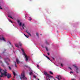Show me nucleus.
<instances>
[{
	"mask_svg": "<svg viewBox=\"0 0 80 80\" xmlns=\"http://www.w3.org/2000/svg\"><path fill=\"white\" fill-rule=\"evenodd\" d=\"M21 50L22 52L23 55H24L25 58L26 59V62H28V60L29 59L30 57H29V56H28L26 55V54H25V52H24V50H23V49L21 48Z\"/></svg>",
	"mask_w": 80,
	"mask_h": 80,
	"instance_id": "nucleus-1",
	"label": "nucleus"
},
{
	"mask_svg": "<svg viewBox=\"0 0 80 80\" xmlns=\"http://www.w3.org/2000/svg\"><path fill=\"white\" fill-rule=\"evenodd\" d=\"M0 72L1 73V75H0V78H1V77H2L3 76L5 75V71L0 68Z\"/></svg>",
	"mask_w": 80,
	"mask_h": 80,
	"instance_id": "nucleus-2",
	"label": "nucleus"
},
{
	"mask_svg": "<svg viewBox=\"0 0 80 80\" xmlns=\"http://www.w3.org/2000/svg\"><path fill=\"white\" fill-rule=\"evenodd\" d=\"M4 75L6 77H7V78L8 79L10 78V77H11V75L9 73H7V72H6V71H4Z\"/></svg>",
	"mask_w": 80,
	"mask_h": 80,
	"instance_id": "nucleus-3",
	"label": "nucleus"
},
{
	"mask_svg": "<svg viewBox=\"0 0 80 80\" xmlns=\"http://www.w3.org/2000/svg\"><path fill=\"white\" fill-rule=\"evenodd\" d=\"M73 66L74 67V68H76V72L77 73H78V67L75 65H73Z\"/></svg>",
	"mask_w": 80,
	"mask_h": 80,
	"instance_id": "nucleus-4",
	"label": "nucleus"
},
{
	"mask_svg": "<svg viewBox=\"0 0 80 80\" xmlns=\"http://www.w3.org/2000/svg\"><path fill=\"white\" fill-rule=\"evenodd\" d=\"M19 26H22V27L23 29H24V27H25V26L24 23H23L22 24V22H20V23L19 24Z\"/></svg>",
	"mask_w": 80,
	"mask_h": 80,
	"instance_id": "nucleus-5",
	"label": "nucleus"
},
{
	"mask_svg": "<svg viewBox=\"0 0 80 80\" xmlns=\"http://www.w3.org/2000/svg\"><path fill=\"white\" fill-rule=\"evenodd\" d=\"M56 78H57L58 80H60L62 79V77L60 75L57 76V77H56Z\"/></svg>",
	"mask_w": 80,
	"mask_h": 80,
	"instance_id": "nucleus-6",
	"label": "nucleus"
},
{
	"mask_svg": "<svg viewBox=\"0 0 80 80\" xmlns=\"http://www.w3.org/2000/svg\"><path fill=\"white\" fill-rule=\"evenodd\" d=\"M4 60L5 61V63H6L7 64V65H9V63H8V62L6 61V60L8 61V60H9V59H8V58H7V59H4Z\"/></svg>",
	"mask_w": 80,
	"mask_h": 80,
	"instance_id": "nucleus-7",
	"label": "nucleus"
},
{
	"mask_svg": "<svg viewBox=\"0 0 80 80\" xmlns=\"http://www.w3.org/2000/svg\"><path fill=\"white\" fill-rule=\"evenodd\" d=\"M44 74L46 76H47L48 77H49V74L47 73V72H44Z\"/></svg>",
	"mask_w": 80,
	"mask_h": 80,
	"instance_id": "nucleus-8",
	"label": "nucleus"
},
{
	"mask_svg": "<svg viewBox=\"0 0 80 80\" xmlns=\"http://www.w3.org/2000/svg\"><path fill=\"white\" fill-rule=\"evenodd\" d=\"M16 62H17V64H19L20 63V62L19 61V60L18 58L16 59Z\"/></svg>",
	"mask_w": 80,
	"mask_h": 80,
	"instance_id": "nucleus-9",
	"label": "nucleus"
},
{
	"mask_svg": "<svg viewBox=\"0 0 80 80\" xmlns=\"http://www.w3.org/2000/svg\"><path fill=\"white\" fill-rule=\"evenodd\" d=\"M26 32L27 33H28V35H29L30 36H31V34L28 32V30H26Z\"/></svg>",
	"mask_w": 80,
	"mask_h": 80,
	"instance_id": "nucleus-10",
	"label": "nucleus"
},
{
	"mask_svg": "<svg viewBox=\"0 0 80 80\" xmlns=\"http://www.w3.org/2000/svg\"><path fill=\"white\" fill-rule=\"evenodd\" d=\"M15 46L18 48H19V46H18V44H15Z\"/></svg>",
	"mask_w": 80,
	"mask_h": 80,
	"instance_id": "nucleus-11",
	"label": "nucleus"
},
{
	"mask_svg": "<svg viewBox=\"0 0 80 80\" xmlns=\"http://www.w3.org/2000/svg\"><path fill=\"white\" fill-rule=\"evenodd\" d=\"M48 77L49 79H50V78H53V77L50 75V74L49 75V76H48Z\"/></svg>",
	"mask_w": 80,
	"mask_h": 80,
	"instance_id": "nucleus-12",
	"label": "nucleus"
},
{
	"mask_svg": "<svg viewBox=\"0 0 80 80\" xmlns=\"http://www.w3.org/2000/svg\"><path fill=\"white\" fill-rule=\"evenodd\" d=\"M2 40H3V41H4V42H6V41H5V38L4 37H2Z\"/></svg>",
	"mask_w": 80,
	"mask_h": 80,
	"instance_id": "nucleus-13",
	"label": "nucleus"
},
{
	"mask_svg": "<svg viewBox=\"0 0 80 80\" xmlns=\"http://www.w3.org/2000/svg\"><path fill=\"white\" fill-rule=\"evenodd\" d=\"M19 45L20 46H22V43H21V42H19Z\"/></svg>",
	"mask_w": 80,
	"mask_h": 80,
	"instance_id": "nucleus-14",
	"label": "nucleus"
},
{
	"mask_svg": "<svg viewBox=\"0 0 80 80\" xmlns=\"http://www.w3.org/2000/svg\"><path fill=\"white\" fill-rule=\"evenodd\" d=\"M13 73L14 75V77H15V75H16V74H15V72H14L13 71Z\"/></svg>",
	"mask_w": 80,
	"mask_h": 80,
	"instance_id": "nucleus-15",
	"label": "nucleus"
},
{
	"mask_svg": "<svg viewBox=\"0 0 80 80\" xmlns=\"http://www.w3.org/2000/svg\"><path fill=\"white\" fill-rule=\"evenodd\" d=\"M15 67L16 68H17V65L16 64V62H15Z\"/></svg>",
	"mask_w": 80,
	"mask_h": 80,
	"instance_id": "nucleus-16",
	"label": "nucleus"
},
{
	"mask_svg": "<svg viewBox=\"0 0 80 80\" xmlns=\"http://www.w3.org/2000/svg\"><path fill=\"white\" fill-rule=\"evenodd\" d=\"M46 43L47 45H49V43L47 42V41H46Z\"/></svg>",
	"mask_w": 80,
	"mask_h": 80,
	"instance_id": "nucleus-17",
	"label": "nucleus"
},
{
	"mask_svg": "<svg viewBox=\"0 0 80 80\" xmlns=\"http://www.w3.org/2000/svg\"><path fill=\"white\" fill-rule=\"evenodd\" d=\"M51 74V75H53V72L51 71L49 72Z\"/></svg>",
	"mask_w": 80,
	"mask_h": 80,
	"instance_id": "nucleus-18",
	"label": "nucleus"
},
{
	"mask_svg": "<svg viewBox=\"0 0 80 80\" xmlns=\"http://www.w3.org/2000/svg\"><path fill=\"white\" fill-rule=\"evenodd\" d=\"M46 57L48 59H49V60H50V59L49 57H48L47 56H46Z\"/></svg>",
	"mask_w": 80,
	"mask_h": 80,
	"instance_id": "nucleus-19",
	"label": "nucleus"
},
{
	"mask_svg": "<svg viewBox=\"0 0 80 80\" xmlns=\"http://www.w3.org/2000/svg\"><path fill=\"white\" fill-rule=\"evenodd\" d=\"M32 71L31 72H30L29 73V75H32Z\"/></svg>",
	"mask_w": 80,
	"mask_h": 80,
	"instance_id": "nucleus-20",
	"label": "nucleus"
},
{
	"mask_svg": "<svg viewBox=\"0 0 80 80\" xmlns=\"http://www.w3.org/2000/svg\"><path fill=\"white\" fill-rule=\"evenodd\" d=\"M8 17H10V18H12L13 19V18H12V17H11V16L9 15L8 16Z\"/></svg>",
	"mask_w": 80,
	"mask_h": 80,
	"instance_id": "nucleus-21",
	"label": "nucleus"
},
{
	"mask_svg": "<svg viewBox=\"0 0 80 80\" xmlns=\"http://www.w3.org/2000/svg\"><path fill=\"white\" fill-rule=\"evenodd\" d=\"M37 36V37H38V33H37L36 34Z\"/></svg>",
	"mask_w": 80,
	"mask_h": 80,
	"instance_id": "nucleus-22",
	"label": "nucleus"
},
{
	"mask_svg": "<svg viewBox=\"0 0 80 80\" xmlns=\"http://www.w3.org/2000/svg\"><path fill=\"white\" fill-rule=\"evenodd\" d=\"M24 35H25V36H26L27 38H28V36H27V35H25V34H24Z\"/></svg>",
	"mask_w": 80,
	"mask_h": 80,
	"instance_id": "nucleus-23",
	"label": "nucleus"
},
{
	"mask_svg": "<svg viewBox=\"0 0 80 80\" xmlns=\"http://www.w3.org/2000/svg\"><path fill=\"white\" fill-rule=\"evenodd\" d=\"M29 18H30V19H29V20L30 21L32 20V18H31V17H29Z\"/></svg>",
	"mask_w": 80,
	"mask_h": 80,
	"instance_id": "nucleus-24",
	"label": "nucleus"
},
{
	"mask_svg": "<svg viewBox=\"0 0 80 80\" xmlns=\"http://www.w3.org/2000/svg\"><path fill=\"white\" fill-rule=\"evenodd\" d=\"M46 49L47 51H48V48H47V47H46Z\"/></svg>",
	"mask_w": 80,
	"mask_h": 80,
	"instance_id": "nucleus-25",
	"label": "nucleus"
},
{
	"mask_svg": "<svg viewBox=\"0 0 80 80\" xmlns=\"http://www.w3.org/2000/svg\"><path fill=\"white\" fill-rule=\"evenodd\" d=\"M8 68H9L10 70H12V68H11L10 66L8 67Z\"/></svg>",
	"mask_w": 80,
	"mask_h": 80,
	"instance_id": "nucleus-26",
	"label": "nucleus"
},
{
	"mask_svg": "<svg viewBox=\"0 0 80 80\" xmlns=\"http://www.w3.org/2000/svg\"><path fill=\"white\" fill-rule=\"evenodd\" d=\"M0 9H1V10H2V8L1 7V6H0Z\"/></svg>",
	"mask_w": 80,
	"mask_h": 80,
	"instance_id": "nucleus-27",
	"label": "nucleus"
},
{
	"mask_svg": "<svg viewBox=\"0 0 80 80\" xmlns=\"http://www.w3.org/2000/svg\"><path fill=\"white\" fill-rule=\"evenodd\" d=\"M33 77H34V78H36V76H35V75H34V76H33Z\"/></svg>",
	"mask_w": 80,
	"mask_h": 80,
	"instance_id": "nucleus-28",
	"label": "nucleus"
},
{
	"mask_svg": "<svg viewBox=\"0 0 80 80\" xmlns=\"http://www.w3.org/2000/svg\"><path fill=\"white\" fill-rule=\"evenodd\" d=\"M17 22H18V23H19V22H20V21L18 20V21H17Z\"/></svg>",
	"mask_w": 80,
	"mask_h": 80,
	"instance_id": "nucleus-29",
	"label": "nucleus"
},
{
	"mask_svg": "<svg viewBox=\"0 0 80 80\" xmlns=\"http://www.w3.org/2000/svg\"><path fill=\"white\" fill-rule=\"evenodd\" d=\"M70 73H73V72H70Z\"/></svg>",
	"mask_w": 80,
	"mask_h": 80,
	"instance_id": "nucleus-30",
	"label": "nucleus"
},
{
	"mask_svg": "<svg viewBox=\"0 0 80 80\" xmlns=\"http://www.w3.org/2000/svg\"><path fill=\"white\" fill-rule=\"evenodd\" d=\"M52 58L54 60H55V58Z\"/></svg>",
	"mask_w": 80,
	"mask_h": 80,
	"instance_id": "nucleus-31",
	"label": "nucleus"
},
{
	"mask_svg": "<svg viewBox=\"0 0 80 80\" xmlns=\"http://www.w3.org/2000/svg\"><path fill=\"white\" fill-rule=\"evenodd\" d=\"M61 65L62 67H63V65L62 64H61Z\"/></svg>",
	"mask_w": 80,
	"mask_h": 80,
	"instance_id": "nucleus-32",
	"label": "nucleus"
},
{
	"mask_svg": "<svg viewBox=\"0 0 80 80\" xmlns=\"http://www.w3.org/2000/svg\"><path fill=\"white\" fill-rule=\"evenodd\" d=\"M37 66L38 67H38H39V66H38V65H37Z\"/></svg>",
	"mask_w": 80,
	"mask_h": 80,
	"instance_id": "nucleus-33",
	"label": "nucleus"
},
{
	"mask_svg": "<svg viewBox=\"0 0 80 80\" xmlns=\"http://www.w3.org/2000/svg\"><path fill=\"white\" fill-rule=\"evenodd\" d=\"M69 68H70V70H72V68H71L70 67H69Z\"/></svg>",
	"mask_w": 80,
	"mask_h": 80,
	"instance_id": "nucleus-34",
	"label": "nucleus"
},
{
	"mask_svg": "<svg viewBox=\"0 0 80 80\" xmlns=\"http://www.w3.org/2000/svg\"><path fill=\"white\" fill-rule=\"evenodd\" d=\"M48 55H50V54L49 53H48Z\"/></svg>",
	"mask_w": 80,
	"mask_h": 80,
	"instance_id": "nucleus-35",
	"label": "nucleus"
},
{
	"mask_svg": "<svg viewBox=\"0 0 80 80\" xmlns=\"http://www.w3.org/2000/svg\"><path fill=\"white\" fill-rule=\"evenodd\" d=\"M2 58V57L0 56V58Z\"/></svg>",
	"mask_w": 80,
	"mask_h": 80,
	"instance_id": "nucleus-36",
	"label": "nucleus"
},
{
	"mask_svg": "<svg viewBox=\"0 0 80 80\" xmlns=\"http://www.w3.org/2000/svg\"><path fill=\"white\" fill-rule=\"evenodd\" d=\"M9 43H10V45H11V43H10V42H9Z\"/></svg>",
	"mask_w": 80,
	"mask_h": 80,
	"instance_id": "nucleus-37",
	"label": "nucleus"
},
{
	"mask_svg": "<svg viewBox=\"0 0 80 80\" xmlns=\"http://www.w3.org/2000/svg\"><path fill=\"white\" fill-rule=\"evenodd\" d=\"M2 40V38H0V40Z\"/></svg>",
	"mask_w": 80,
	"mask_h": 80,
	"instance_id": "nucleus-38",
	"label": "nucleus"
},
{
	"mask_svg": "<svg viewBox=\"0 0 80 80\" xmlns=\"http://www.w3.org/2000/svg\"><path fill=\"white\" fill-rule=\"evenodd\" d=\"M10 21L11 23H12V21H11V20H10Z\"/></svg>",
	"mask_w": 80,
	"mask_h": 80,
	"instance_id": "nucleus-39",
	"label": "nucleus"
},
{
	"mask_svg": "<svg viewBox=\"0 0 80 80\" xmlns=\"http://www.w3.org/2000/svg\"><path fill=\"white\" fill-rule=\"evenodd\" d=\"M25 67H28V66H25Z\"/></svg>",
	"mask_w": 80,
	"mask_h": 80,
	"instance_id": "nucleus-40",
	"label": "nucleus"
},
{
	"mask_svg": "<svg viewBox=\"0 0 80 80\" xmlns=\"http://www.w3.org/2000/svg\"><path fill=\"white\" fill-rule=\"evenodd\" d=\"M72 80H75V79H72Z\"/></svg>",
	"mask_w": 80,
	"mask_h": 80,
	"instance_id": "nucleus-41",
	"label": "nucleus"
},
{
	"mask_svg": "<svg viewBox=\"0 0 80 80\" xmlns=\"http://www.w3.org/2000/svg\"><path fill=\"white\" fill-rule=\"evenodd\" d=\"M38 80H40V79H38Z\"/></svg>",
	"mask_w": 80,
	"mask_h": 80,
	"instance_id": "nucleus-42",
	"label": "nucleus"
},
{
	"mask_svg": "<svg viewBox=\"0 0 80 80\" xmlns=\"http://www.w3.org/2000/svg\"><path fill=\"white\" fill-rule=\"evenodd\" d=\"M40 35H42V34H40Z\"/></svg>",
	"mask_w": 80,
	"mask_h": 80,
	"instance_id": "nucleus-43",
	"label": "nucleus"
},
{
	"mask_svg": "<svg viewBox=\"0 0 80 80\" xmlns=\"http://www.w3.org/2000/svg\"><path fill=\"white\" fill-rule=\"evenodd\" d=\"M0 80H1V78H0Z\"/></svg>",
	"mask_w": 80,
	"mask_h": 80,
	"instance_id": "nucleus-44",
	"label": "nucleus"
},
{
	"mask_svg": "<svg viewBox=\"0 0 80 80\" xmlns=\"http://www.w3.org/2000/svg\"><path fill=\"white\" fill-rule=\"evenodd\" d=\"M57 32H58V31H57Z\"/></svg>",
	"mask_w": 80,
	"mask_h": 80,
	"instance_id": "nucleus-45",
	"label": "nucleus"
},
{
	"mask_svg": "<svg viewBox=\"0 0 80 80\" xmlns=\"http://www.w3.org/2000/svg\"><path fill=\"white\" fill-rule=\"evenodd\" d=\"M31 0H30V1H31Z\"/></svg>",
	"mask_w": 80,
	"mask_h": 80,
	"instance_id": "nucleus-46",
	"label": "nucleus"
},
{
	"mask_svg": "<svg viewBox=\"0 0 80 80\" xmlns=\"http://www.w3.org/2000/svg\"><path fill=\"white\" fill-rule=\"evenodd\" d=\"M2 80H3V79H2Z\"/></svg>",
	"mask_w": 80,
	"mask_h": 80,
	"instance_id": "nucleus-47",
	"label": "nucleus"
}]
</instances>
